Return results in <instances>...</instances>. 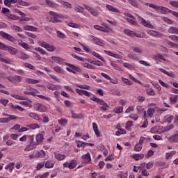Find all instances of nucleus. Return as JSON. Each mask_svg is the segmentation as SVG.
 I'll list each match as a JSON object with an SVG mask.
<instances>
[{
	"instance_id": "28",
	"label": "nucleus",
	"mask_w": 178,
	"mask_h": 178,
	"mask_svg": "<svg viewBox=\"0 0 178 178\" xmlns=\"http://www.w3.org/2000/svg\"><path fill=\"white\" fill-rule=\"evenodd\" d=\"M51 59L58 63V65H63V59L60 57L52 56Z\"/></svg>"
},
{
	"instance_id": "51",
	"label": "nucleus",
	"mask_w": 178,
	"mask_h": 178,
	"mask_svg": "<svg viewBox=\"0 0 178 178\" xmlns=\"http://www.w3.org/2000/svg\"><path fill=\"white\" fill-rule=\"evenodd\" d=\"M44 1L47 5L49 6L50 8H55V6H56V3H55V2L51 0H44Z\"/></svg>"
},
{
	"instance_id": "39",
	"label": "nucleus",
	"mask_w": 178,
	"mask_h": 178,
	"mask_svg": "<svg viewBox=\"0 0 178 178\" xmlns=\"http://www.w3.org/2000/svg\"><path fill=\"white\" fill-rule=\"evenodd\" d=\"M6 170H10L12 172L15 169V163H10L8 165H6L5 167Z\"/></svg>"
},
{
	"instance_id": "3",
	"label": "nucleus",
	"mask_w": 178,
	"mask_h": 178,
	"mask_svg": "<svg viewBox=\"0 0 178 178\" xmlns=\"http://www.w3.org/2000/svg\"><path fill=\"white\" fill-rule=\"evenodd\" d=\"M0 49L3 51H8L10 55H16L17 54V49L10 46H6L4 43L0 42Z\"/></svg>"
},
{
	"instance_id": "63",
	"label": "nucleus",
	"mask_w": 178,
	"mask_h": 178,
	"mask_svg": "<svg viewBox=\"0 0 178 178\" xmlns=\"http://www.w3.org/2000/svg\"><path fill=\"white\" fill-rule=\"evenodd\" d=\"M146 92L148 95H152V96L155 95V91L154 90V89L151 88L147 89Z\"/></svg>"
},
{
	"instance_id": "45",
	"label": "nucleus",
	"mask_w": 178,
	"mask_h": 178,
	"mask_svg": "<svg viewBox=\"0 0 178 178\" xmlns=\"http://www.w3.org/2000/svg\"><path fill=\"white\" fill-rule=\"evenodd\" d=\"M145 5L147 6H149V8H152V9H154V10H156V12H158V9L159 8V6H156L154 3H145Z\"/></svg>"
},
{
	"instance_id": "43",
	"label": "nucleus",
	"mask_w": 178,
	"mask_h": 178,
	"mask_svg": "<svg viewBox=\"0 0 178 178\" xmlns=\"http://www.w3.org/2000/svg\"><path fill=\"white\" fill-rule=\"evenodd\" d=\"M173 115H168L164 117V120L166 123H172V120H173Z\"/></svg>"
},
{
	"instance_id": "15",
	"label": "nucleus",
	"mask_w": 178,
	"mask_h": 178,
	"mask_svg": "<svg viewBox=\"0 0 178 178\" xmlns=\"http://www.w3.org/2000/svg\"><path fill=\"white\" fill-rule=\"evenodd\" d=\"M92 41L94 42L95 44L97 45H99V47H105V41L97 38L92 36Z\"/></svg>"
},
{
	"instance_id": "47",
	"label": "nucleus",
	"mask_w": 178,
	"mask_h": 178,
	"mask_svg": "<svg viewBox=\"0 0 178 178\" xmlns=\"http://www.w3.org/2000/svg\"><path fill=\"white\" fill-rule=\"evenodd\" d=\"M168 33H170V34H178V28L172 26L168 29Z\"/></svg>"
},
{
	"instance_id": "11",
	"label": "nucleus",
	"mask_w": 178,
	"mask_h": 178,
	"mask_svg": "<svg viewBox=\"0 0 178 178\" xmlns=\"http://www.w3.org/2000/svg\"><path fill=\"white\" fill-rule=\"evenodd\" d=\"M84 8L89 12V13H90V15H92V16H98V15H99V13H98L94 8L87 5H84Z\"/></svg>"
},
{
	"instance_id": "53",
	"label": "nucleus",
	"mask_w": 178,
	"mask_h": 178,
	"mask_svg": "<svg viewBox=\"0 0 178 178\" xmlns=\"http://www.w3.org/2000/svg\"><path fill=\"white\" fill-rule=\"evenodd\" d=\"M92 55H93V56H95V58H97V59H99L102 62L105 61V59L104 58H102V56L99 55V54H98L95 51H93Z\"/></svg>"
},
{
	"instance_id": "20",
	"label": "nucleus",
	"mask_w": 178,
	"mask_h": 178,
	"mask_svg": "<svg viewBox=\"0 0 178 178\" xmlns=\"http://www.w3.org/2000/svg\"><path fill=\"white\" fill-rule=\"evenodd\" d=\"M55 166V161L53 160H47L44 163L46 169H52Z\"/></svg>"
},
{
	"instance_id": "58",
	"label": "nucleus",
	"mask_w": 178,
	"mask_h": 178,
	"mask_svg": "<svg viewBox=\"0 0 178 178\" xmlns=\"http://www.w3.org/2000/svg\"><path fill=\"white\" fill-rule=\"evenodd\" d=\"M67 26L70 27H72L73 29H79L80 25L79 24L73 23V22H70L67 24Z\"/></svg>"
},
{
	"instance_id": "46",
	"label": "nucleus",
	"mask_w": 178,
	"mask_h": 178,
	"mask_svg": "<svg viewBox=\"0 0 178 178\" xmlns=\"http://www.w3.org/2000/svg\"><path fill=\"white\" fill-rule=\"evenodd\" d=\"M20 104L21 105H25V106H29V108H31L33 106V104L31 100L20 102Z\"/></svg>"
},
{
	"instance_id": "42",
	"label": "nucleus",
	"mask_w": 178,
	"mask_h": 178,
	"mask_svg": "<svg viewBox=\"0 0 178 178\" xmlns=\"http://www.w3.org/2000/svg\"><path fill=\"white\" fill-rule=\"evenodd\" d=\"M34 49H35V51L40 52V54H41V55H48V53H47V51L41 47H35Z\"/></svg>"
},
{
	"instance_id": "25",
	"label": "nucleus",
	"mask_w": 178,
	"mask_h": 178,
	"mask_svg": "<svg viewBox=\"0 0 178 178\" xmlns=\"http://www.w3.org/2000/svg\"><path fill=\"white\" fill-rule=\"evenodd\" d=\"M29 118H31V119H34L35 120H38V122H42V120L40 118V116L35 113H29Z\"/></svg>"
},
{
	"instance_id": "40",
	"label": "nucleus",
	"mask_w": 178,
	"mask_h": 178,
	"mask_svg": "<svg viewBox=\"0 0 178 178\" xmlns=\"http://www.w3.org/2000/svg\"><path fill=\"white\" fill-rule=\"evenodd\" d=\"M8 19H11V20H19V17L12 15L10 13H6V15Z\"/></svg>"
},
{
	"instance_id": "31",
	"label": "nucleus",
	"mask_w": 178,
	"mask_h": 178,
	"mask_svg": "<svg viewBox=\"0 0 178 178\" xmlns=\"http://www.w3.org/2000/svg\"><path fill=\"white\" fill-rule=\"evenodd\" d=\"M17 3V0H4V5L6 6H10V5H15Z\"/></svg>"
},
{
	"instance_id": "56",
	"label": "nucleus",
	"mask_w": 178,
	"mask_h": 178,
	"mask_svg": "<svg viewBox=\"0 0 178 178\" xmlns=\"http://www.w3.org/2000/svg\"><path fill=\"white\" fill-rule=\"evenodd\" d=\"M10 95L11 97H13V98L18 99L19 101H23L24 99V97L23 96H20L19 95L11 94Z\"/></svg>"
},
{
	"instance_id": "4",
	"label": "nucleus",
	"mask_w": 178,
	"mask_h": 178,
	"mask_svg": "<svg viewBox=\"0 0 178 178\" xmlns=\"http://www.w3.org/2000/svg\"><path fill=\"white\" fill-rule=\"evenodd\" d=\"M40 47H42L44 49H47L49 52H54L56 50V47L52 44H49L47 43V42L40 41L39 42Z\"/></svg>"
},
{
	"instance_id": "32",
	"label": "nucleus",
	"mask_w": 178,
	"mask_h": 178,
	"mask_svg": "<svg viewBox=\"0 0 178 178\" xmlns=\"http://www.w3.org/2000/svg\"><path fill=\"white\" fill-rule=\"evenodd\" d=\"M46 155H47V153H45V151L42 149L36 152L37 158H45Z\"/></svg>"
},
{
	"instance_id": "54",
	"label": "nucleus",
	"mask_w": 178,
	"mask_h": 178,
	"mask_svg": "<svg viewBox=\"0 0 178 178\" xmlns=\"http://www.w3.org/2000/svg\"><path fill=\"white\" fill-rule=\"evenodd\" d=\"M121 80H122V81H123L124 83V84H127V86L133 85V82L129 80L128 79L122 77Z\"/></svg>"
},
{
	"instance_id": "8",
	"label": "nucleus",
	"mask_w": 178,
	"mask_h": 178,
	"mask_svg": "<svg viewBox=\"0 0 178 178\" xmlns=\"http://www.w3.org/2000/svg\"><path fill=\"white\" fill-rule=\"evenodd\" d=\"M0 35L3 38L8 40V41H10V42H16V41H17V40H16L15 37L12 36L10 34L6 33L4 31H0Z\"/></svg>"
},
{
	"instance_id": "55",
	"label": "nucleus",
	"mask_w": 178,
	"mask_h": 178,
	"mask_svg": "<svg viewBox=\"0 0 178 178\" xmlns=\"http://www.w3.org/2000/svg\"><path fill=\"white\" fill-rule=\"evenodd\" d=\"M37 97L38 98H40L41 99H44V101H47V102H49L51 101V97H47L42 95H38Z\"/></svg>"
},
{
	"instance_id": "9",
	"label": "nucleus",
	"mask_w": 178,
	"mask_h": 178,
	"mask_svg": "<svg viewBox=\"0 0 178 178\" xmlns=\"http://www.w3.org/2000/svg\"><path fill=\"white\" fill-rule=\"evenodd\" d=\"M104 52L106 55H108V56H111L112 58H115V59H120V60H118V62L119 63H123V60H122V58H120V55L116 54L113 53L112 51H109L108 50H104Z\"/></svg>"
},
{
	"instance_id": "64",
	"label": "nucleus",
	"mask_w": 178,
	"mask_h": 178,
	"mask_svg": "<svg viewBox=\"0 0 178 178\" xmlns=\"http://www.w3.org/2000/svg\"><path fill=\"white\" fill-rule=\"evenodd\" d=\"M133 126V121H128L126 123L125 129L127 130H130V128Z\"/></svg>"
},
{
	"instance_id": "62",
	"label": "nucleus",
	"mask_w": 178,
	"mask_h": 178,
	"mask_svg": "<svg viewBox=\"0 0 178 178\" xmlns=\"http://www.w3.org/2000/svg\"><path fill=\"white\" fill-rule=\"evenodd\" d=\"M29 58L30 57L26 53H21V54H20V59H22V60H26L29 59Z\"/></svg>"
},
{
	"instance_id": "59",
	"label": "nucleus",
	"mask_w": 178,
	"mask_h": 178,
	"mask_svg": "<svg viewBox=\"0 0 178 178\" xmlns=\"http://www.w3.org/2000/svg\"><path fill=\"white\" fill-rule=\"evenodd\" d=\"M128 1L134 8H138V2L136 0H128Z\"/></svg>"
},
{
	"instance_id": "35",
	"label": "nucleus",
	"mask_w": 178,
	"mask_h": 178,
	"mask_svg": "<svg viewBox=\"0 0 178 178\" xmlns=\"http://www.w3.org/2000/svg\"><path fill=\"white\" fill-rule=\"evenodd\" d=\"M54 72H56V73H60V74H65V70L59 66L54 67Z\"/></svg>"
},
{
	"instance_id": "14",
	"label": "nucleus",
	"mask_w": 178,
	"mask_h": 178,
	"mask_svg": "<svg viewBox=\"0 0 178 178\" xmlns=\"http://www.w3.org/2000/svg\"><path fill=\"white\" fill-rule=\"evenodd\" d=\"M92 126L96 137L97 138L101 137V131H99V129H98V124L95 122H92Z\"/></svg>"
},
{
	"instance_id": "29",
	"label": "nucleus",
	"mask_w": 178,
	"mask_h": 178,
	"mask_svg": "<svg viewBox=\"0 0 178 178\" xmlns=\"http://www.w3.org/2000/svg\"><path fill=\"white\" fill-rule=\"evenodd\" d=\"M26 82L28 83V84H38V83H40V80L26 78Z\"/></svg>"
},
{
	"instance_id": "23",
	"label": "nucleus",
	"mask_w": 178,
	"mask_h": 178,
	"mask_svg": "<svg viewBox=\"0 0 178 178\" xmlns=\"http://www.w3.org/2000/svg\"><path fill=\"white\" fill-rule=\"evenodd\" d=\"M106 9L110 10V12H114L115 13H120V11L119 10V9L113 7L111 5L107 4V5H106Z\"/></svg>"
},
{
	"instance_id": "57",
	"label": "nucleus",
	"mask_w": 178,
	"mask_h": 178,
	"mask_svg": "<svg viewBox=\"0 0 178 178\" xmlns=\"http://www.w3.org/2000/svg\"><path fill=\"white\" fill-rule=\"evenodd\" d=\"M141 149H143V145L140 143H137L134 147V151H136V152H140Z\"/></svg>"
},
{
	"instance_id": "5",
	"label": "nucleus",
	"mask_w": 178,
	"mask_h": 178,
	"mask_svg": "<svg viewBox=\"0 0 178 178\" xmlns=\"http://www.w3.org/2000/svg\"><path fill=\"white\" fill-rule=\"evenodd\" d=\"M67 66H69V67H66V70H67V72H70V73H73V74H76V72L81 73V68L77 66H75L70 63H67Z\"/></svg>"
},
{
	"instance_id": "61",
	"label": "nucleus",
	"mask_w": 178,
	"mask_h": 178,
	"mask_svg": "<svg viewBox=\"0 0 178 178\" xmlns=\"http://www.w3.org/2000/svg\"><path fill=\"white\" fill-rule=\"evenodd\" d=\"M175 154H176L175 151H172L170 152L165 153V159H169L170 158H171V156H173Z\"/></svg>"
},
{
	"instance_id": "27",
	"label": "nucleus",
	"mask_w": 178,
	"mask_h": 178,
	"mask_svg": "<svg viewBox=\"0 0 178 178\" xmlns=\"http://www.w3.org/2000/svg\"><path fill=\"white\" fill-rule=\"evenodd\" d=\"M35 140L37 141L38 145H39V144H41V143H42V141L44 140V135H42V134H38L36 136Z\"/></svg>"
},
{
	"instance_id": "18",
	"label": "nucleus",
	"mask_w": 178,
	"mask_h": 178,
	"mask_svg": "<svg viewBox=\"0 0 178 178\" xmlns=\"http://www.w3.org/2000/svg\"><path fill=\"white\" fill-rule=\"evenodd\" d=\"M147 33L149 35H152V37H158L159 38H162V33L155 31L154 30H149L147 31Z\"/></svg>"
},
{
	"instance_id": "10",
	"label": "nucleus",
	"mask_w": 178,
	"mask_h": 178,
	"mask_svg": "<svg viewBox=\"0 0 178 178\" xmlns=\"http://www.w3.org/2000/svg\"><path fill=\"white\" fill-rule=\"evenodd\" d=\"M63 168H68V169H74L76 166H77V161L76 159H73L71 161L70 163L69 162H65L63 164Z\"/></svg>"
},
{
	"instance_id": "48",
	"label": "nucleus",
	"mask_w": 178,
	"mask_h": 178,
	"mask_svg": "<svg viewBox=\"0 0 178 178\" xmlns=\"http://www.w3.org/2000/svg\"><path fill=\"white\" fill-rule=\"evenodd\" d=\"M26 127H28L29 129L32 130H35V129H40V124H31L26 125Z\"/></svg>"
},
{
	"instance_id": "33",
	"label": "nucleus",
	"mask_w": 178,
	"mask_h": 178,
	"mask_svg": "<svg viewBox=\"0 0 178 178\" xmlns=\"http://www.w3.org/2000/svg\"><path fill=\"white\" fill-rule=\"evenodd\" d=\"M124 34L129 35V37H136V32L133 31H130L129 29L124 30Z\"/></svg>"
},
{
	"instance_id": "36",
	"label": "nucleus",
	"mask_w": 178,
	"mask_h": 178,
	"mask_svg": "<svg viewBox=\"0 0 178 178\" xmlns=\"http://www.w3.org/2000/svg\"><path fill=\"white\" fill-rule=\"evenodd\" d=\"M58 122L59 124H60V126H63V127H65V126H66V124H67L68 120L65 118H60V119L58 120Z\"/></svg>"
},
{
	"instance_id": "60",
	"label": "nucleus",
	"mask_w": 178,
	"mask_h": 178,
	"mask_svg": "<svg viewBox=\"0 0 178 178\" xmlns=\"http://www.w3.org/2000/svg\"><path fill=\"white\" fill-rule=\"evenodd\" d=\"M169 3L172 8L178 9V1H170Z\"/></svg>"
},
{
	"instance_id": "12",
	"label": "nucleus",
	"mask_w": 178,
	"mask_h": 178,
	"mask_svg": "<svg viewBox=\"0 0 178 178\" xmlns=\"http://www.w3.org/2000/svg\"><path fill=\"white\" fill-rule=\"evenodd\" d=\"M159 13H162L163 15H166V13H172V10H170L168 8L159 6V8L157 10Z\"/></svg>"
},
{
	"instance_id": "19",
	"label": "nucleus",
	"mask_w": 178,
	"mask_h": 178,
	"mask_svg": "<svg viewBox=\"0 0 178 178\" xmlns=\"http://www.w3.org/2000/svg\"><path fill=\"white\" fill-rule=\"evenodd\" d=\"M54 155L55 159H57V161H65V159H66V155L60 154L56 152H54Z\"/></svg>"
},
{
	"instance_id": "44",
	"label": "nucleus",
	"mask_w": 178,
	"mask_h": 178,
	"mask_svg": "<svg viewBox=\"0 0 178 178\" xmlns=\"http://www.w3.org/2000/svg\"><path fill=\"white\" fill-rule=\"evenodd\" d=\"M114 113H122L123 112V106H119L113 109Z\"/></svg>"
},
{
	"instance_id": "26",
	"label": "nucleus",
	"mask_w": 178,
	"mask_h": 178,
	"mask_svg": "<svg viewBox=\"0 0 178 178\" xmlns=\"http://www.w3.org/2000/svg\"><path fill=\"white\" fill-rule=\"evenodd\" d=\"M24 30H26L28 31H37L38 30V28L31 26V25H26L24 26Z\"/></svg>"
},
{
	"instance_id": "7",
	"label": "nucleus",
	"mask_w": 178,
	"mask_h": 178,
	"mask_svg": "<svg viewBox=\"0 0 178 178\" xmlns=\"http://www.w3.org/2000/svg\"><path fill=\"white\" fill-rule=\"evenodd\" d=\"M138 19L142 26L144 27H147L148 29H154V26L151 24V22L149 20H145V19L138 16Z\"/></svg>"
},
{
	"instance_id": "16",
	"label": "nucleus",
	"mask_w": 178,
	"mask_h": 178,
	"mask_svg": "<svg viewBox=\"0 0 178 178\" xmlns=\"http://www.w3.org/2000/svg\"><path fill=\"white\" fill-rule=\"evenodd\" d=\"M9 118H0V123H9L10 120H15L16 119V116L9 115Z\"/></svg>"
},
{
	"instance_id": "34",
	"label": "nucleus",
	"mask_w": 178,
	"mask_h": 178,
	"mask_svg": "<svg viewBox=\"0 0 178 178\" xmlns=\"http://www.w3.org/2000/svg\"><path fill=\"white\" fill-rule=\"evenodd\" d=\"M160 72H161L162 73H164V74H166L167 76H169L170 77H175V74H173V72H169L168 71H166V70H164L163 68H159Z\"/></svg>"
},
{
	"instance_id": "50",
	"label": "nucleus",
	"mask_w": 178,
	"mask_h": 178,
	"mask_svg": "<svg viewBox=\"0 0 178 178\" xmlns=\"http://www.w3.org/2000/svg\"><path fill=\"white\" fill-rule=\"evenodd\" d=\"M127 22L128 23H130V24H133V26L137 25V22H136V18L134 17V18H126Z\"/></svg>"
},
{
	"instance_id": "2",
	"label": "nucleus",
	"mask_w": 178,
	"mask_h": 178,
	"mask_svg": "<svg viewBox=\"0 0 178 178\" xmlns=\"http://www.w3.org/2000/svg\"><path fill=\"white\" fill-rule=\"evenodd\" d=\"M49 15L51 17V19H50L51 23H62V20L60 19H66L63 15L56 13L54 11H49Z\"/></svg>"
},
{
	"instance_id": "21",
	"label": "nucleus",
	"mask_w": 178,
	"mask_h": 178,
	"mask_svg": "<svg viewBox=\"0 0 178 178\" xmlns=\"http://www.w3.org/2000/svg\"><path fill=\"white\" fill-rule=\"evenodd\" d=\"M81 158L86 163L91 162V155L88 152L86 154L82 155Z\"/></svg>"
},
{
	"instance_id": "24",
	"label": "nucleus",
	"mask_w": 178,
	"mask_h": 178,
	"mask_svg": "<svg viewBox=\"0 0 178 178\" xmlns=\"http://www.w3.org/2000/svg\"><path fill=\"white\" fill-rule=\"evenodd\" d=\"M170 102L172 105H175V104H177L178 102V95H173L170 97Z\"/></svg>"
},
{
	"instance_id": "37",
	"label": "nucleus",
	"mask_w": 178,
	"mask_h": 178,
	"mask_svg": "<svg viewBox=\"0 0 178 178\" xmlns=\"http://www.w3.org/2000/svg\"><path fill=\"white\" fill-rule=\"evenodd\" d=\"M48 90H51V91H55L56 90H58V86H56V85H54V84H52V83H49L47 86Z\"/></svg>"
},
{
	"instance_id": "38",
	"label": "nucleus",
	"mask_w": 178,
	"mask_h": 178,
	"mask_svg": "<svg viewBox=\"0 0 178 178\" xmlns=\"http://www.w3.org/2000/svg\"><path fill=\"white\" fill-rule=\"evenodd\" d=\"M83 67H86V69H91L92 70H95L97 69V67L88 63H85L83 64Z\"/></svg>"
},
{
	"instance_id": "52",
	"label": "nucleus",
	"mask_w": 178,
	"mask_h": 178,
	"mask_svg": "<svg viewBox=\"0 0 178 178\" xmlns=\"http://www.w3.org/2000/svg\"><path fill=\"white\" fill-rule=\"evenodd\" d=\"M11 108L14 111H17V109H18V111H20V112H23V111H24V108L19 105H12Z\"/></svg>"
},
{
	"instance_id": "49",
	"label": "nucleus",
	"mask_w": 178,
	"mask_h": 178,
	"mask_svg": "<svg viewBox=\"0 0 178 178\" xmlns=\"http://www.w3.org/2000/svg\"><path fill=\"white\" fill-rule=\"evenodd\" d=\"M17 3L21 5V6H30V3L23 1V0H17Z\"/></svg>"
},
{
	"instance_id": "6",
	"label": "nucleus",
	"mask_w": 178,
	"mask_h": 178,
	"mask_svg": "<svg viewBox=\"0 0 178 178\" xmlns=\"http://www.w3.org/2000/svg\"><path fill=\"white\" fill-rule=\"evenodd\" d=\"M7 80L13 84H19V83H22V76L19 75L15 76H6Z\"/></svg>"
},
{
	"instance_id": "22",
	"label": "nucleus",
	"mask_w": 178,
	"mask_h": 178,
	"mask_svg": "<svg viewBox=\"0 0 178 178\" xmlns=\"http://www.w3.org/2000/svg\"><path fill=\"white\" fill-rule=\"evenodd\" d=\"M37 145H38V144L35 143H31L29 145L25 147L24 151H31V149L36 148Z\"/></svg>"
},
{
	"instance_id": "17",
	"label": "nucleus",
	"mask_w": 178,
	"mask_h": 178,
	"mask_svg": "<svg viewBox=\"0 0 178 178\" xmlns=\"http://www.w3.org/2000/svg\"><path fill=\"white\" fill-rule=\"evenodd\" d=\"M154 113L155 110L154 108H149L147 111L144 112L143 118L147 119V116H148L149 118H152Z\"/></svg>"
},
{
	"instance_id": "30",
	"label": "nucleus",
	"mask_w": 178,
	"mask_h": 178,
	"mask_svg": "<svg viewBox=\"0 0 178 178\" xmlns=\"http://www.w3.org/2000/svg\"><path fill=\"white\" fill-rule=\"evenodd\" d=\"M132 158L135 159V161H140L144 159V154H134L132 155Z\"/></svg>"
},
{
	"instance_id": "13",
	"label": "nucleus",
	"mask_w": 178,
	"mask_h": 178,
	"mask_svg": "<svg viewBox=\"0 0 178 178\" xmlns=\"http://www.w3.org/2000/svg\"><path fill=\"white\" fill-rule=\"evenodd\" d=\"M34 108L38 112H47V107L40 103L35 104Z\"/></svg>"
},
{
	"instance_id": "41",
	"label": "nucleus",
	"mask_w": 178,
	"mask_h": 178,
	"mask_svg": "<svg viewBox=\"0 0 178 178\" xmlns=\"http://www.w3.org/2000/svg\"><path fill=\"white\" fill-rule=\"evenodd\" d=\"M18 45H19V47H22V48H24L26 51L29 50V44H27V43H26L22 40L18 42Z\"/></svg>"
},
{
	"instance_id": "1",
	"label": "nucleus",
	"mask_w": 178,
	"mask_h": 178,
	"mask_svg": "<svg viewBox=\"0 0 178 178\" xmlns=\"http://www.w3.org/2000/svg\"><path fill=\"white\" fill-rule=\"evenodd\" d=\"M75 90L79 95H85V97H88L89 98L90 97V99L91 101L97 102V104H98L99 105H102V106L100 107V109L103 111V112H106V111H108L109 105H108V104H106L105 101H104V99L95 97V95H92L91 92L87 90L79 88H76Z\"/></svg>"
}]
</instances>
